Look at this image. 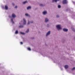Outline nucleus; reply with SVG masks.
Instances as JSON below:
<instances>
[{"label":"nucleus","instance_id":"1","mask_svg":"<svg viewBox=\"0 0 75 75\" xmlns=\"http://www.w3.org/2000/svg\"><path fill=\"white\" fill-rule=\"evenodd\" d=\"M56 27L57 28V30H58L59 31L60 30H62V29L61 27V26H60V25H56Z\"/></svg>","mask_w":75,"mask_h":75},{"label":"nucleus","instance_id":"2","mask_svg":"<svg viewBox=\"0 0 75 75\" xmlns=\"http://www.w3.org/2000/svg\"><path fill=\"white\" fill-rule=\"evenodd\" d=\"M50 34H51V31L50 30L47 33L46 36V37H48Z\"/></svg>","mask_w":75,"mask_h":75},{"label":"nucleus","instance_id":"3","mask_svg":"<svg viewBox=\"0 0 75 75\" xmlns=\"http://www.w3.org/2000/svg\"><path fill=\"white\" fill-rule=\"evenodd\" d=\"M23 24L24 25H25L26 24V20H25V18H23Z\"/></svg>","mask_w":75,"mask_h":75},{"label":"nucleus","instance_id":"4","mask_svg":"<svg viewBox=\"0 0 75 75\" xmlns=\"http://www.w3.org/2000/svg\"><path fill=\"white\" fill-rule=\"evenodd\" d=\"M68 3V1L67 0H64L63 1V4H67Z\"/></svg>","mask_w":75,"mask_h":75},{"label":"nucleus","instance_id":"5","mask_svg":"<svg viewBox=\"0 0 75 75\" xmlns=\"http://www.w3.org/2000/svg\"><path fill=\"white\" fill-rule=\"evenodd\" d=\"M12 18H16V14H15L14 13H13L12 14Z\"/></svg>","mask_w":75,"mask_h":75},{"label":"nucleus","instance_id":"6","mask_svg":"<svg viewBox=\"0 0 75 75\" xmlns=\"http://www.w3.org/2000/svg\"><path fill=\"white\" fill-rule=\"evenodd\" d=\"M49 21V19L47 18H45V23H48Z\"/></svg>","mask_w":75,"mask_h":75},{"label":"nucleus","instance_id":"7","mask_svg":"<svg viewBox=\"0 0 75 75\" xmlns=\"http://www.w3.org/2000/svg\"><path fill=\"white\" fill-rule=\"evenodd\" d=\"M63 31H64V32H67V31H68V29L64 28L63 29Z\"/></svg>","mask_w":75,"mask_h":75},{"label":"nucleus","instance_id":"8","mask_svg":"<svg viewBox=\"0 0 75 75\" xmlns=\"http://www.w3.org/2000/svg\"><path fill=\"white\" fill-rule=\"evenodd\" d=\"M42 14L43 15H46V14H47V11H44L42 13Z\"/></svg>","mask_w":75,"mask_h":75},{"label":"nucleus","instance_id":"9","mask_svg":"<svg viewBox=\"0 0 75 75\" xmlns=\"http://www.w3.org/2000/svg\"><path fill=\"white\" fill-rule=\"evenodd\" d=\"M18 28H24V25H20L18 27Z\"/></svg>","mask_w":75,"mask_h":75},{"label":"nucleus","instance_id":"10","mask_svg":"<svg viewBox=\"0 0 75 75\" xmlns=\"http://www.w3.org/2000/svg\"><path fill=\"white\" fill-rule=\"evenodd\" d=\"M5 9L6 10H8V8L7 6V5L5 6Z\"/></svg>","mask_w":75,"mask_h":75},{"label":"nucleus","instance_id":"11","mask_svg":"<svg viewBox=\"0 0 75 75\" xmlns=\"http://www.w3.org/2000/svg\"><path fill=\"white\" fill-rule=\"evenodd\" d=\"M27 10H30V9H31V6H28L27 8Z\"/></svg>","mask_w":75,"mask_h":75},{"label":"nucleus","instance_id":"12","mask_svg":"<svg viewBox=\"0 0 75 75\" xmlns=\"http://www.w3.org/2000/svg\"><path fill=\"white\" fill-rule=\"evenodd\" d=\"M39 5L41 7H44V6H45V4H40Z\"/></svg>","mask_w":75,"mask_h":75},{"label":"nucleus","instance_id":"13","mask_svg":"<svg viewBox=\"0 0 75 75\" xmlns=\"http://www.w3.org/2000/svg\"><path fill=\"white\" fill-rule=\"evenodd\" d=\"M25 16H28V17H30V15L27 13H25Z\"/></svg>","mask_w":75,"mask_h":75},{"label":"nucleus","instance_id":"14","mask_svg":"<svg viewBox=\"0 0 75 75\" xmlns=\"http://www.w3.org/2000/svg\"><path fill=\"white\" fill-rule=\"evenodd\" d=\"M68 65H65L64 66V68H65V69H68Z\"/></svg>","mask_w":75,"mask_h":75},{"label":"nucleus","instance_id":"15","mask_svg":"<svg viewBox=\"0 0 75 75\" xmlns=\"http://www.w3.org/2000/svg\"><path fill=\"white\" fill-rule=\"evenodd\" d=\"M28 3V1H26L23 2H22L23 4H26V3Z\"/></svg>","mask_w":75,"mask_h":75},{"label":"nucleus","instance_id":"16","mask_svg":"<svg viewBox=\"0 0 75 75\" xmlns=\"http://www.w3.org/2000/svg\"><path fill=\"white\" fill-rule=\"evenodd\" d=\"M58 0H52V3H54V1L55 3H57Z\"/></svg>","mask_w":75,"mask_h":75},{"label":"nucleus","instance_id":"17","mask_svg":"<svg viewBox=\"0 0 75 75\" xmlns=\"http://www.w3.org/2000/svg\"><path fill=\"white\" fill-rule=\"evenodd\" d=\"M71 29L72 30V31H74V32H75V29L74 28H73V27H71Z\"/></svg>","mask_w":75,"mask_h":75},{"label":"nucleus","instance_id":"18","mask_svg":"<svg viewBox=\"0 0 75 75\" xmlns=\"http://www.w3.org/2000/svg\"><path fill=\"white\" fill-rule=\"evenodd\" d=\"M20 33L21 34H22V35H25V33H24L22 32H20Z\"/></svg>","mask_w":75,"mask_h":75},{"label":"nucleus","instance_id":"19","mask_svg":"<svg viewBox=\"0 0 75 75\" xmlns=\"http://www.w3.org/2000/svg\"><path fill=\"white\" fill-rule=\"evenodd\" d=\"M11 22L12 23V24H14V22L13 21V19H11Z\"/></svg>","mask_w":75,"mask_h":75},{"label":"nucleus","instance_id":"20","mask_svg":"<svg viewBox=\"0 0 75 75\" xmlns=\"http://www.w3.org/2000/svg\"><path fill=\"white\" fill-rule=\"evenodd\" d=\"M58 7L59 8H61V5H59L58 6Z\"/></svg>","mask_w":75,"mask_h":75},{"label":"nucleus","instance_id":"21","mask_svg":"<svg viewBox=\"0 0 75 75\" xmlns=\"http://www.w3.org/2000/svg\"><path fill=\"white\" fill-rule=\"evenodd\" d=\"M29 32V29H28L26 31H25V33H28Z\"/></svg>","mask_w":75,"mask_h":75},{"label":"nucleus","instance_id":"22","mask_svg":"<svg viewBox=\"0 0 75 75\" xmlns=\"http://www.w3.org/2000/svg\"><path fill=\"white\" fill-rule=\"evenodd\" d=\"M18 33V30H16L15 32V34H17Z\"/></svg>","mask_w":75,"mask_h":75},{"label":"nucleus","instance_id":"23","mask_svg":"<svg viewBox=\"0 0 75 75\" xmlns=\"http://www.w3.org/2000/svg\"><path fill=\"white\" fill-rule=\"evenodd\" d=\"M27 49L28 50V51H31V48H30V47H28L27 48Z\"/></svg>","mask_w":75,"mask_h":75},{"label":"nucleus","instance_id":"24","mask_svg":"<svg viewBox=\"0 0 75 75\" xmlns=\"http://www.w3.org/2000/svg\"><path fill=\"white\" fill-rule=\"evenodd\" d=\"M47 27H48V28H49V27H50V25H49V24H47Z\"/></svg>","mask_w":75,"mask_h":75},{"label":"nucleus","instance_id":"25","mask_svg":"<svg viewBox=\"0 0 75 75\" xmlns=\"http://www.w3.org/2000/svg\"><path fill=\"white\" fill-rule=\"evenodd\" d=\"M12 4L13 6H15V4L14 3H12Z\"/></svg>","mask_w":75,"mask_h":75},{"label":"nucleus","instance_id":"26","mask_svg":"<svg viewBox=\"0 0 75 75\" xmlns=\"http://www.w3.org/2000/svg\"><path fill=\"white\" fill-rule=\"evenodd\" d=\"M57 18H59V15H57L56 16Z\"/></svg>","mask_w":75,"mask_h":75},{"label":"nucleus","instance_id":"27","mask_svg":"<svg viewBox=\"0 0 75 75\" xmlns=\"http://www.w3.org/2000/svg\"><path fill=\"white\" fill-rule=\"evenodd\" d=\"M62 42H65V40L62 39Z\"/></svg>","mask_w":75,"mask_h":75},{"label":"nucleus","instance_id":"28","mask_svg":"<svg viewBox=\"0 0 75 75\" xmlns=\"http://www.w3.org/2000/svg\"><path fill=\"white\" fill-rule=\"evenodd\" d=\"M30 24V21H28V23L27 24V25H29Z\"/></svg>","mask_w":75,"mask_h":75},{"label":"nucleus","instance_id":"29","mask_svg":"<svg viewBox=\"0 0 75 75\" xmlns=\"http://www.w3.org/2000/svg\"><path fill=\"white\" fill-rule=\"evenodd\" d=\"M75 67H74L71 70H72V71H74V70H75Z\"/></svg>","mask_w":75,"mask_h":75},{"label":"nucleus","instance_id":"30","mask_svg":"<svg viewBox=\"0 0 75 75\" xmlns=\"http://www.w3.org/2000/svg\"><path fill=\"white\" fill-rule=\"evenodd\" d=\"M30 23H31V24H33V21H31Z\"/></svg>","mask_w":75,"mask_h":75},{"label":"nucleus","instance_id":"31","mask_svg":"<svg viewBox=\"0 0 75 75\" xmlns=\"http://www.w3.org/2000/svg\"><path fill=\"white\" fill-rule=\"evenodd\" d=\"M31 39H32V40H34V37H31Z\"/></svg>","mask_w":75,"mask_h":75},{"label":"nucleus","instance_id":"32","mask_svg":"<svg viewBox=\"0 0 75 75\" xmlns=\"http://www.w3.org/2000/svg\"><path fill=\"white\" fill-rule=\"evenodd\" d=\"M15 8H17V6H15Z\"/></svg>","mask_w":75,"mask_h":75},{"label":"nucleus","instance_id":"33","mask_svg":"<svg viewBox=\"0 0 75 75\" xmlns=\"http://www.w3.org/2000/svg\"><path fill=\"white\" fill-rule=\"evenodd\" d=\"M20 44H21L22 45L23 44V42H21Z\"/></svg>","mask_w":75,"mask_h":75},{"label":"nucleus","instance_id":"34","mask_svg":"<svg viewBox=\"0 0 75 75\" xmlns=\"http://www.w3.org/2000/svg\"><path fill=\"white\" fill-rule=\"evenodd\" d=\"M68 10H69L68 8H67V9H66V11H68Z\"/></svg>","mask_w":75,"mask_h":75},{"label":"nucleus","instance_id":"35","mask_svg":"<svg viewBox=\"0 0 75 75\" xmlns=\"http://www.w3.org/2000/svg\"><path fill=\"white\" fill-rule=\"evenodd\" d=\"M8 17H9V18H11V16H10V15H9V16H8Z\"/></svg>","mask_w":75,"mask_h":75},{"label":"nucleus","instance_id":"36","mask_svg":"<svg viewBox=\"0 0 75 75\" xmlns=\"http://www.w3.org/2000/svg\"><path fill=\"white\" fill-rule=\"evenodd\" d=\"M19 24H21V23H19Z\"/></svg>","mask_w":75,"mask_h":75}]
</instances>
